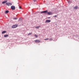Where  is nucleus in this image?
Returning a JSON list of instances; mask_svg holds the SVG:
<instances>
[{"label":"nucleus","instance_id":"nucleus-16","mask_svg":"<svg viewBox=\"0 0 79 79\" xmlns=\"http://www.w3.org/2000/svg\"><path fill=\"white\" fill-rule=\"evenodd\" d=\"M35 37H38V36L37 35L35 34Z\"/></svg>","mask_w":79,"mask_h":79},{"label":"nucleus","instance_id":"nucleus-2","mask_svg":"<svg viewBox=\"0 0 79 79\" xmlns=\"http://www.w3.org/2000/svg\"><path fill=\"white\" fill-rule=\"evenodd\" d=\"M11 8L12 10H14L15 9H16V7L15 6H12L11 7Z\"/></svg>","mask_w":79,"mask_h":79},{"label":"nucleus","instance_id":"nucleus-12","mask_svg":"<svg viewBox=\"0 0 79 79\" xmlns=\"http://www.w3.org/2000/svg\"><path fill=\"white\" fill-rule=\"evenodd\" d=\"M68 2L69 3H72V1H71L70 0L68 1Z\"/></svg>","mask_w":79,"mask_h":79},{"label":"nucleus","instance_id":"nucleus-4","mask_svg":"<svg viewBox=\"0 0 79 79\" xmlns=\"http://www.w3.org/2000/svg\"><path fill=\"white\" fill-rule=\"evenodd\" d=\"M17 27H18V25H14L12 26V27L13 28H16Z\"/></svg>","mask_w":79,"mask_h":79},{"label":"nucleus","instance_id":"nucleus-7","mask_svg":"<svg viewBox=\"0 0 79 79\" xmlns=\"http://www.w3.org/2000/svg\"><path fill=\"white\" fill-rule=\"evenodd\" d=\"M50 22H51V20H46L45 23H50Z\"/></svg>","mask_w":79,"mask_h":79},{"label":"nucleus","instance_id":"nucleus-1","mask_svg":"<svg viewBox=\"0 0 79 79\" xmlns=\"http://www.w3.org/2000/svg\"><path fill=\"white\" fill-rule=\"evenodd\" d=\"M46 14H48V15H53V13L51 11H49L48 12H47Z\"/></svg>","mask_w":79,"mask_h":79},{"label":"nucleus","instance_id":"nucleus-20","mask_svg":"<svg viewBox=\"0 0 79 79\" xmlns=\"http://www.w3.org/2000/svg\"><path fill=\"white\" fill-rule=\"evenodd\" d=\"M33 2H36V0H33Z\"/></svg>","mask_w":79,"mask_h":79},{"label":"nucleus","instance_id":"nucleus-13","mask_svg":"<svg viewBox=\"0 0 79 79\" xmlns=\"http://www.w3.org/2000/svg\"><path fill=\"white\" fill-rule=\"evenodd\" d=\"M8 35H4V37H8Z\"/></svg>","mask_w":79,"mask_h":79},{"label":"nucleus","instance_id":"nucleus-24","mask_svg":"<svg viewBox=\"0 0 79 79\" xmlns=\"http://www.w3.org/2000/svg\"><path fill=\"white\" fill-rule=\"evenodd\" d=\"M51 39H50V40H51Z\"/></svg>","mask_w":79,"mask_h":79},{"label":"nucleus","instance_id":"nucleus-19","mask_svg":"<svg viewBox=\"0 0 79 79\" xmlns=\"http://www.w3.org/2000/svg\"><path fill=\"white\" fill-rule=\"evenodd\" d=\"M17 18H13V19H15V20H16V19H17Z\"/></svg>","mask_w":79,"mask_h":79},{"label":"nucleus","instance_id":"nucleus-10","mask_svg":"<svg viewBox=\"0 0 79 79\" xmlns=\"http://www.w3.org/2000/svg\"><path fill=\"white\" fill-rule=\"evenodd\" d=\"M40 27V26H38L35 27V28H36V29H39Z\"/></svg>","mask_w":79,"mask_h":79},{"label":"nucleus","instance_id":"nucleus-18","mask_svg":"<svg viewBox=\"0 0 79 79\" xmlns=\"http://www.w3.org/2000/svg\"><path fill=\"white\" fill-rule=\"evenodd\" d=\"M49 40V39L48 38H46L44 39V40Z\"/></svg>","mask_w":79,"mask_h":79},{"label":"nucleus","instance_id":"nucleus-8","mask_svg":"<svg viewBox=\"0 0 79 79\" xmlns=\"http://www.w3.org/2000/svg\"><path fill=\"white\" fill-rule=\"evenodd\" d=\"M7 2V1H4L3 2H2V4H4V3H6Z\"/></svg>","mask_w":79,"mask_h":79},{"label":"nucleus","instance_id":"nucleus-17","mask_svg":"<svg viewBox=\"0 0 79 79\" xmlns=\"http://www.w3.org/2000/svg\"><path fill=\"white\" fill-rule=\"evenodd\" d=\"M57 17V18H58V16H57V15L54 16H53V17L54 18V17Z\"/></svg>","mask_w":79,"mask_h":79},{"label":"nucleus","instance_id":"nucleus-15","mask_svg":"<svg viewBox=\"0 0 79 79\" xmlns=\"http://www.w3.org/2000/svg\"><path fill=\"white\" fill-rule=\"evenodd\" d=\"M8 13H9V11L8 10H7L5 11V13L7 14Z\"/></svg>","mask_w":79,"mask_h":79},{"label":"nucleus","instance_id":"nucleus-6","mask_svg":"<svg viewBox=\"0 0 79 79\" xmlns=\"http://www.w3.org/2000/svg\"><path fill=\"white\" fill-rule=\"evenodd\" d=\"M6 4L7 5H8V6H11L12 5V4L10 3H6Z\"/></svg>","mask_w":79,"mask_h":79},{"label":"nucleus","instance_id":"nucleus-21","mask_svg":"<svg viewBox=\"0 0 79 79\" xmlns=\"http://www.w3.org/2000/svg\"><path fill=\"white\" fill-rule=\"evenodd\" d=\"M19 8L20 9H21V7L20 6H19Z\"/></svg>","mask_w":79,"mask_h":79},{"label":"nucleus","instance_id":"nucleus-3","mask_svg":"<svg viewBox=\"0 0 79 79\" xmlns=\"http://www.w3.org/2000/svg\"><path fill=\"white\" fill-rule=\"evenodd\" d=\"M48 12V10H46L44 11H41L40 12L41 13H45V14H47V12Z\"/></svg>","mask_w":79,"mask_h":79},{"label":"nucleus","instance_id":"nucleus-22","mask_svg":"<svg viewBox=\"0 0 79 79\" xmlns=\"http://www.w3.org/2000/svg\"><path fill=\"white\" fill-rule=\"evenodd\" d=\"M28 35H31V33H30L28 34Z\"/></svg>","mask_w":79,"mask_h":79},{"label":"nucleus","instance_id":"nucleus-14","mask_svg":"<svg viewBox=\"0 0 79 79\" xmlns=\"http://www.w3.org/2000/svg\"><path fill=\"white\" fill-rule=\"evenodd\" d=\"M19 21H22V19L21 18H19Z\"/></svg>","mask_w":79,"mask_h":79},{"label":"nucleus","instance_id":"nucleus-23","mask_svg":"<svg viewBox=\"0 0 79 79\" xmlns=\"http://www.w3.org/2000/svg\"><path fill=\"white\" fill-rule=\"evenodd\" d=\"M50 17H48V19H50Z\"/></svg>","mask_w":79,"mask_h":79},{"label":"nucleus","instance_id":"nucleus-11","mask_svg":"<svg viewBox=\"0 0 79 79\" xmlns=\"http://www.w3.org/2000/svg\"><path fill=\"white\" fill-rule=\"evenodd\" d=\"M6 31H3L2 32V34H5V33H6Z\"/></svg>","mask_w":79,"mask_h":79},{"label":"nucleus","instance_id":"nucleus-5","mask_svg":"<svg viewBox=\"0 0 79 79\" xmlns=\"http://www.w3.org/2000/svg\"><path fill=\"white\" fill-rule=\"evenodd\" d=\"M35 43H39V42H40V41L39 40H35Z\"/></svg>","mask_w":79,"mask_h":79},{"label":"nucleus","instance_id":"nucleus-9","mask_svg":"<svg viewBox=\"0 0 79 79\" xmlns=\"http://www.w3.org/2000/svg\"><path fill=\"white\" fill-rule=\"evenodd\" d=\"M74 9L75 10H77V9H78V6H76L74 7Z\"/></svg>","mask_w":79,"mask_h":79}]
</instances>
